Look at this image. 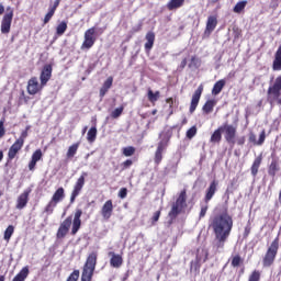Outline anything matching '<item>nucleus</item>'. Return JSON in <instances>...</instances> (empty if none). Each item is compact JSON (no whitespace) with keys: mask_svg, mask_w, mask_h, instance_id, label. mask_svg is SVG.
<instances>
[{"mask_svg":"<svg viewBox=\"0 0 281 281\" xmlns=\"http://www.w3.org/2000/svg\"><path fill=\"white\" fill-rule=\"evenodd\" d=\"M108 256L110 258V267H113V269H120V267L124 265V258L122 257V255L110 251L108 252Z\"/></svg>","mask_w":281,"mask_h":281,"instance_id":"dca6fc26","label":"nucleus"},{"mask_svg":"<svg viewBox=\"0 0 281 281\" xmlns=\"http://www.w3.org/2000/svg\"><path fill=\"white\" fill-rule=\"evenodd\" d=\"M101 216L103 221H110L113 216V200H106L101 207Z\"/></svg>","mask_w":281,"mask_h":281,"instance_id":"ddd939ff","label":"nucleus"},{"mask_svg":"<svg viewBox=\"0 0 281 281\" xmlns=\"http://www.w3.org/2000/svg\"><path fill=\"white\" fill-rule=\"evenodd\" d=\"M222 127V133L225 132V139L228 144H236V126L224 124Z\"/></svg>","mask_w":281,"mask_h":281,"instance_id":"9d476101","label":"nucleus"},{"mask_svg":"<svg viewBox=\"0 0 281 281\" xmlns=\"http://www.w3.org/2000/svg\"><path fill=\"white\" fill-rule=\"evenodd\" d=\"M216 188H218V182L216 180H213L206 191L205 201H212V196L216 194Z\"/></svg>","mask_w":281,"mask_h":281,"instance_id":"5701e85b","label":"nucleus"},{"mask_svg":"<svg viewBox=\"0 0 281 281\" xmlns=\"http://www.w3.org/2000/svg\"><path fill=\"white\" fill-rule=\"evenodd\" d=\"M214 106H216V101H214V100H209V101H206V103L203 105L202 111H204V113H212V111H214Z\"/></svg>","mask_w":281,"mask_h":281,"instance_id":"72a5a7b5","label":"nucleus"},{"mask_svg":"<svg viewBox=\"0 0 281 281\" xmlns=\"http://www.w3.org/2000/svg\"><path fill=\"white\" fill-rule=\"evenodd\" d=\"M194 135H196V126H192L191 128H189L187 131L188 139H192V137H194Z\"/></svg>","mask_w":281,"mask_h":281,"instance_id":"8fccbe9b","label":"nucleus"},{"mask_svg":"<svg viewBox=\"0 0 281 281\" xmlns=\"http://www.w3.org/2000/svg\"><path fill=\"white\" fill-rule=\"evenodd\" d=\"M30 276V267H23L12 281H25Z\"/></svg>","mask_w":281,"mask_h":281,"instance_id":"bb28decb","label":"nucleus"},{"mask_svg":"<svg viewBox=\"0 0 281 281\" xmlns=\"http://www.w3.org/2000/svg\"><path fill=\"white\" fill-rule=\"evenodd\" d=\"M207 214V206H203L200 212V218H203Z\"/></svg>","mask_w":281,"mask_h":281,"instance_id":"680f3d73","label":"nucleus"},{"mask_svg":"<svg viewBox=\"0 0 281 281\" xmlns=\"http://www.w3.org/2000/svg\"><path fill=\"white\" fill-rule=\"evenodd\" d=\"M98 137V128L95 126L91 127L89 131H88V134H87V140L90 143V144H93V142H95V138Z\"/></svg>","mask_w":281,"mask_h":281,"instance_id":"473e14b6","label":"nucleus"},{"mask_svg":"<svg viewBox=\"0 0 281 281\" xmlns=\"http://www.w3.org/2000/svg\"><path fill=\"white\" fill-rule=\"evenodd\" d=\"M41 159H43V151L41 149H36L31 157V161L29 162V170H31V172L36 170V164H38Z\"/></svg>","mask_w":281,"mask_h":281,"instance_id":"6ab92c4d","label":"nucleus"},{"mask_svg":"<svg viewBox=\"0 0 281 281\" xmlns=\"http://www.w3.org/2000/svg\"><path fill=\"white\" fill-rule=\"evenodd\" d=\"M78 148H80V142L70 145L66 153L67 159H74V157H76V154L78 153Z\"/></svg>","mask_w":281,"mask_h":281,"instance_id":"cd10ccee","label":"nucleus"},{"mask_svg":"<svg viewBox=\"0 0 281 281\" xmlns=\"http://www.w3.org/2000/svg\"><path fill=\"white\" fill-rule=\"evenodd\" d=\"M218 24V21L214 16H209L207 22H206V29H205V34H212L214 30H216V25Z\"/></svg>","mask_w":281,"mask_h":281,"instance_id":"b1692460","label":"nucleus"},{"mask_svg":"<svg viewBox=\"0 0 281 281\" xmlns=\"http://www.w3.org/2000/svg\"><path fill=\"white\" fill-rule=\"evenodd\" d=\"M278 247L279 241L277 238L271 243L270 247L268 248V251L263 258V267H271L273 265V260H276V256H278Z\"/></svg>","mask_w":281,"mask_h":281,"instance_id":"423d86ee","label":"nucleus"},{"mask_svg":"<svg viewBox=\"0 0 281 281\" xmlns=\"http://www.w3.org/2000/svg\"><path fill=\"white\" fill-rule=\"evenodd\" d=\"M227 238H229L227 235H215V239L213 241V248L215 251H221V249L225 247Z\"/></svg>","mask_w":281,"mask_h":281,"instance_id":"aec40b11","label":"nucleus"},{"mask_svg":"<svg viewBox=\"0 0 281 281\" xmlns=\"http://www.w3.org/2000/svg\"><path fill=\"white\" fill-rule=\"evenodd\" d=\"M32 192L31 189L24 190L16 200V210H23L27 206V203L30 202V193Z\"/></svg>","mask_w":281,"mask_h":281,"instance_id":"f8f14e48","label":"nucleus"},{"mask_svg":"<svg viewBox=\"0 0 281 281\" xmlns=\"http://www.w3.org/2000/svg\"><path fill=\"white\" fill-rule=\"evenodd\" d=\"M278 170H280V168L278 167V161L273 160L270 164V167H269V170H268L270 177H276V172H278Z\"/></svg>","mask_w":281,"mask_h":281,"instance_id":"e433bc0d","label":"nucleus"},{"mask_svg":"<svg viewBox=\"0 0 281 281\" xmlns=\"http://www.w3.org/2000/svg\"><path fill=\"white\" fill-rule=\"evenodd\" d=\"M65 32H67V22L61 21L56 27V34H57V36H63V34H65Z\"/></svg>","mask_w":281,"mask_h":281,"instance_id":"f704fd0d","label":"nucleus"},{"mask_svg":"<svg viewBox=\"0 0 281 281\" xmlns=\"http://www.w3.org/2000/svg\"><path fill=\"white\" fill-rule=\"evenodd\" d=\"M5 117H2L0 120V139L3 138L5 136Z\"/></svg>","mask_w":281,"mask_h":281,"instance_id":"c03bdc74","label":"nucleus"},{"mask_svg":"<svg viewBox=\"0 0 281 281\" xmlns=\"http://www.w3.org/2000/svg\"><path fill=\"white\" fill-rule=\"evenodd\" d=\"M145 52L148 53L155 46V32L148 31L145 35Z\"/></svg>","mask_w":281,"mask_h":281,"instance_id":"4be33fe9","label":"nucleus"},{"mask_svg":"<svg viewBox=\"0 0 281 281\" xmlns=\"http://www.w3.org/2000/svg\"><path fill=\"white\" fill-rule=\"evenodd\" d=\"M161 216V210L156 211L151 217V225H157V222L159 221Z\"/></svg>","mask_w":281,"mask_h":281,"instance_id":"49530a36","label":"nucleus"},{"mask_svg":"<svg viewBox=\"0 0 281 281\" xmlns=\"http://www.w3.org/2000/svg\"><path fill=\"white\" fill-rule=\"evenodd\" d=\"M14 18V12L10 11L5 13L2 22H1V33L2 34H10V29L12 27V19Z\"/></svg>","mask_w":281,"mask_h":281,"instance_id":"9b49d317","label":"nucleus"},{"mask_svg":"<svg viewBox=\"0 0 281 281\" xmlns=\"http://www.w3.org/2000/svg\"><path fill=\"white\" fill-rule=\"evenodd\" d=\"M186 65H188V60L187 59H182L181 64H180V68L184 69Z\"/></svg>","mask_w":281,"mask_h":281,"instance_id":"0e129e2a","label":"nucleus"},{"mask_svg":"<svg viewBox=\"0 0 281 281\" xmlns=\"http://www.w3.org/2000/svg\"><path fill=\"white\" fill-rule=\"evenodd\" d=\"M159 98H161V92H159V91L154 92L153 89L148 88L147 99L153 104V106H155V104L157 103Z\"/></svg>","mask_w":281,"mask_h":281,"instance_id":"393cba45","label":"nucleus"},{"mask_svg":"<svg viewBox=\"0 0 281 281\" xmlns=\"http://www.w3.org/2000/svg\"><path fill=\"white\" fill-rule=\"evenodd\" d=\"M14 234V226L13 225H9L7 227V229L4 231V240H7V243H10V239L12 238V235Z\"/></svg>","mask_w":281,"mask_h":281,"instance_id":"c9c22d12","label":"nucleus"},{"mask_svg":"<svg viewBox=\"0 0 281 281\" xmlns=\"http://www.w3.org/2000/svg\"><path fill=\"white\" fill-rule=\"evenodd\" d=\"M199 269H201V261L195 259V261L191 262V271H194V273H196Z\"/></svg>","mask_w":281,"mask_h":281,"instance_id":"09e8293b","label":"nucleus"},{"mask_svg":"<svg viewBox=\"0 0 281 281\" xmlns=\"http://www.w3.org/2000/svg\"><path fill=\"white\" fill-rule=\"evenodd\" d=\"M98 266V251H92L88 255L82 267L81 281H93V273Z\"/></svg>","mask_w":281,"mask_h":281,"instance_id":"20e7f679","label":"nucleus"},{"mask_svg":"<svg viewBox=\"0 0 281 281\" xmlns=\"http://www.w3.org/2000/svg\"><path fill=\"white\" fill-rule=\"evenodd\" d=\"M52 71H53L52 65L46 64L43 67L41 75H40V80H41L42 87H47V82H49V80H52Z\"/></svg>","mask_w":281,"mask_h":281,"instance_id":"4468645a","label":"nucleus"},{"mask_svg":"<svg viewBox=\"0 0 281 281\" xmlns=\"http://www.w3.org/2000/svg\"><path fill=\"white\" fill-rule=\"evenodd\" d=\"M249 281H260V272L255 270L249 277Z\"/></svg>","mask_w":281,"mask_h":281,"instance_id":"603ef678","label":"nucleus"},{"mask_svg":"<svg viewBox=\"0 0 281 281\" xmlns=\"http://www.w3.org/2000/svg\"><path fill=\"white\" fill-rule=\"evenodd\" d=\"M168 10H175L177 8V0H171L168 4H167Z\"/></svg>","mask_w":281,"mask_h":281,"instance_id":"6e6d98bb","label":"nucleus"},{"mask_svg":"<svg viewBox=\"0 0 281 281\" xmlns=\"http://www.w3.org/2000/svg\"><path fill=\"white\" fill-rule=\"evenodd\" d=\"M211 227L215 235L229 236L232 227H234V220L227 212H224L213 218Z\"/></svg>","mask_w":281,"mask_h":281,"instance_id":"f03ea898","label":"nucleus"},{"mask_svg":"<svg viewBox=\"0 0 281 281\" xmlns=\"http://www.w3.org/2000/svg\"><path fill=\"white\" fill-rule=\"evenodd\" d=\"M189 67L191 69H199V67H201V59L193 57L189 64Z\"/></svg>","mask_w":281,"mask_h":281,"instance_id":"a19ab883","label":"nucleus"},{"mask_svg":"<svg viewBox=\"0 0 281 281\" xmlns=\"http://www.w3.org/2000/svg\"><path fill=\"white\" fill-rule=\"evenodd\" d=\"M233 267H239L240 266V256H236L232 260Z\"/></svg>","mask_w":281,"mask_h":281,"instance_id":"5fc2aeb1","label":"nucleus"},{"mask_svg":"<svg viewBox=\"0 0 281 281\" xmlns=\"http://www.w3.org/2000/svg\"><path fill=\"white\" fill-rule=\"evenodd\" d=\"M202 93H203V85H200L192 95L190 113H194V111H196V106H199V101L201 100Z\"/></svg>","mask_w":281,"mask_h":281,"instance_id":"f3484780","label":"nucleus"},{"mask_svg":"<svg viewBox=\"0 0 281 281\" xmlns=\"http://www.w3.org/2000/svg\"><path fill=\"white\" fill-rule=\"evenodd\" d=\"M23 143H20L19 140H15L9 148L8 151V161H12L13 159H16V155L21 153L23 149Z\"/></svg>","mask_w":281,"mask_h":281,"instance_id":"2eb2a0df","label":"nucleus"},{"mask_svg":"<svg viewBox=\"0 0 281 281\" xmlns=\"http://www.w3.org/2000/svg\"><path fill=\"white\" fill-rule=\"evenodd\" d=\"M265 131L261 132L260 136H259V140L257 142L258 146H261V144H265Z\"/></svg>","mask_w":281,"mask_h":281,"instance_id":"4d7b16f0","label":"nucleus"},{"mask_svg":"<svg viewBox=\"0 0 281 281\" xmlns=\"http://www.w3.org/2000/svg\"><path fill=\"white\" fill-rule=\"evenodd\" d=\"M44 88L45 86H43L42 82L38 83V78L32 77L27 81L26 91L29 95H36V93H41V91H43Z\"/></svg>","mask_w":281,"mask_h":281,"instance_id":"1a4fd4ad","label":"nucleus"},{"mask_svg":"<svg viewBox=\"0 0 281 281\" xmlns=\"http://www.w3.org/2000/svg\"><path fill=\"white\" fill-rule=\"evenodd\" d=\"M268 95H273L274 100H278L281 95V76L274 81V85L268 89Z\"/></svg>","mask_w":281,"mask_h":281,"instance_id":"a211bd4d","label":"nucleus"},{"mask_svg":"<svg viewBox=\"0 0 281 281\" xmlns=\"http://www.w3.org/2000/svg\"><path fill=\"white\" fill-rule=\"evenodd\" d=\"M123 155H124V157H133V155H135V147H133V146L124 147Z\"/></svg>","mask_w":281,"mask_h":281,"instance_id":"ea45409f","label":"nucleus"},{"mask_svg":"<svg viewBox=\"0 0 281 281\" xmlns=\"http://www.w3.org/2000/svg\"><path fill=\"white\" fill-rule=\"evenodd\" d=\"M260 164H262V158L258 157V158L255 159L252 166H255L257 168H260Z\"/></svg>","mask_w":281,"mask_h":281,"instance_id":"052dcab7","label":"nucleus"},{"mask_svg":"<svg viewBox=\"0 0 281 281\" xmlns=\"http://www.w3.org/2000/svg\"><path fill=\"white\" fill-rule=\"evenodd\" d=\"M27 131H30V125L21 133L20 137L15 140L20 142V144H25V139H27Z\"/></svg>","mask_w":281,"mask_h":281,"instance_id":"79ce46f5","label":"nucleus"},{"mask_svg":"<svg viewBox=\"0 0 281 281\" xmlns=\"http://www.w3.org/2000/svg\"><path fill=\"white\" fill-rule=\"evenodd\" d=\"M172 137V132L170 131H162L159 134V142L156 148V151L154 154V162L155 166H159L161 161L164 160V153H166V148H168V143L170 142V138Z\"/></svg>","mask_w":281,"mask_h":281,"instance_id":"7ed1b4c3","label":"nucleus"},{"mask_svg":"<svg viewBox=\"0 0 281 281\" xmlns=\"http://www.w3.org/2000/svg\"><path fill=\"white\" fill-rule=\"evenodd\" d=\"M225 83H226L225 79L218 80V81L214 85V87H213V89H212V94H213V95H218V93H221V92L223 91V88L225 87Z\"/></svg>","mask_w":281,"mask_h":281,"instance_id":"2f4dec72","label":"nucleus"},{"mask_svg":"<svg viewBox=\"0 0 281 281\" xmlns=\"http://www.w3.org/2000/svg\"><path fill=\"white\" fill-rule=\"evenodd\" d=\"M131 166H133V161L131 159H126L125 161H123L121 164L122 170H128V168H131Z\"/></svg>","mask_w":281,"mask_h":281,"instance_id":"3c124183","label":"nucleus"},{"mask_svg":"<svg viewBox=\"0 0 281 281\" xmlns=\"http://www.w3.org/2000/svg\"><path fill=\"white\" fill-rule=\"evenodd\" d=\"M258 168H259V167H256V166L252 165V167H251V173L254 175V177H256V176L258 175Z\"/></svg>","mask_w":281,"mask_h":281,"instance_id":"e2e57ef3","label":"nucleus"},{"mask_svg":"<svg viewBox=\"0 0 281 281\" xmlns=\"http://www.w3.org/2000/svg\"><path fill=\"white\" fill-rule=\"evenodd\" d=\"M80 278V270H74L66 281H78Z\"/></svg>","mask_w":281,"mask_h":281,"instance_id":"37998d69","label":"nucleus"},{"mask_svg":"<svg viewBox=\"0 0 281 281\" xmlns=\"http://www.w3.org/2000/svg\"><path fill=\"white\" fill-rule=\"evenodd\" d=\"M102 87L109 91L113 87V77H108Z\"/></svg>","mask_w":281,"mask_h":281,"instance_id":"a18cd8bd","label":"nucleus"},{"mask_svg":"<svg viewBox=\"0 0 281 281\" xmlns=\"http://www.w3.org/2000/svg\"><path fill=\"white\" fill-rule=\"evenodd\" d=\"M223 139V127H218L211 136V144H220Z\"/></svg>","mask_w":281,"mask_h":281,"instance_id":"c756f323","label":"nucleus"},{"mask_svg":"<svg viewBox=\"0 0 281 281\" xmlns=\"http://www.w3.org/2000/svg\"><path fill=\"white\" fill-rule=\"evenodd\" d=\"M273 71H280L281 70V45L279 46L278 50L274 54V60L272 64Z\"/></svg>","mask_w":281,"mask_h":281,"instance_id":"a878e982","label":"nucleus"},{"mask_svg":"<svg viewBox=\"0 0 281 281\" xmlns=\"http://www.w3.org/2000/svg\"><path fill=\"white\" fill-rule=\"evenodd\" d=\"M167 227H170L177 221V203H172L171 211L168 214Z\"/></svg>","mask_w":281,"mask_h":281,"instance_id":"c85d7f7f","label":"nucleus"},{"mask_svg":"<svg viewBox=\"0 0 281 281\" xmlns=\"http://www.w3.org/2000/svg\"><path fill=\"white\" fill-rule=\"evenodd\" d=\"M187 195L186 190L181 191L178 200H177V214L183 212L188 207V203L186 202Z\"/></svg>","mask_w":281,"mask_h":281,"instance_id":"412c9836","label":"nucleus"},{"mask_svg":"<svg viewBox=\"0 0 281 281\" xmlns=\"http://www.w3.org/2000/svg\"><path fill=\"white\" fill-rule=\"evenodd\" d=\"M54 14H56V12H54L49 9L47 14L44 16V25H47V23H49V21H52V16H54Z\"/></svg>","mask_w":281,"mask_h":281,"instance_id":"de8ad7c7","label":"nucleus"},{"mask_svg":"<svg viewBox=\"0 0 281 281\" xmlns=\"http://www.w3.org/2000/svg\"><path fill=\"white\" fill-rule=\"evenodd\" d=\"M246 5L247 1H240L234 7L233 12H235L236 14H240V11L245 10Z\"/></svg>","mask_w":281,"mask_h":281,"instance_id":"58836bf2","label":"nucleus"},{"mask_svg":"<svg viewBox=\"0 0 281 281\" xmlns=\"http://www.w3.org/2000/svg\"><path fill=\"white\" fill-rule=\"evenodd\" d=\"M124 113V105L116 108L114 111L111 112L112 120H117Z\"/></svg>","mask_w":281,"mask_h":281,"instance_id":"4c0bfd02","label":"nucleus"},{"mask_svg":"<svg viewBox=\"0 0 281 281\" xmlns=\"http://www.w3.org/2000/svg\"><path fill=\"white\" fill-rule=\"evenodd\" d=\"M95 41H98L95 37V26H92L85 32L81 49H91L95 45Z\"/></svg>","mask_w":281,"mask_h":281,"instance_id":"0eeeda50","label":"nucleus"},{"mask_svg":"<svg viewBox=\"0 0 281 281\" xmlns=\"http://www.w3.org/2000/svg\"><path fill=\"white\" fill-rule=\"evenodd\" d=\"M3 12H5V8L0 3V15L3 14Z\"/></svg>","mask_w":281,"mask_h":281,"instance_id":"774afa93","label":"nucleus"},{"mask_svg":"<svg viewBox=\"0 0 281 281\" xmlns=\"http://www.w3.org/2000/svg\"><path fill=\"white\" fill-rule=\"evenodd\" d=\"M65 200V188L59 187L53 194L52 199L49 202L46 204L44 207L45 214L48 216L54 214V210H56L58 203H61V201Z\"/></svg>","mask_w":281,"mask_h":281,"instance_id":"39448f33","label":"nucleus"},{"mask_svg":"<svg viewBox=\"0 0 281 281\" xmlns=\"http://www.w3.org/2000/svg\"><path fill=\"white\" fill-rule=\"evenodd\" d=\"M237 144L239 146H243V144H245V137H240L238 140H237Z\"/></svg>","mask_w":281,"mask_h":281,"instance_id":"69168bd1","label":"nucleus"},{"mask_svg":"<svg viewBox=\"0 0 281 281\" xmlns=\"http://www.w3.org/2000/svg\"><path fill=\"white\" fill-rule=\"evenodd\" d=\"M106 93H109V90H106V88L101 87V89L99 91L100 98H104L106 95Z\"/></svg>","mask_w":281,"mask_h":281,"instance_id":"bf43d9fd","label":"nucleus"},{"mask_svg":"<svg viewBox=\"0 0 281 281\" xmlns=\"http://www.w3.org/2000/svg\"><path fill=\"white\" fill-rule=\"evenodd\" d=\"M61 0H55L53 7L49 8V10L56 12L58 5H60Z\"/></svg>","mask_w":281,"mask_h":281,"instance_id":"13d9d810","label":"nucleus"},{"mask_svg":"<svg viewBox=\"0 0 281 281\" xmlns=\"http://www.w3.org/2000/svg\"><path fill=\"white\" fill-rule=\"evenodd\" d=\"M87 175V172H82L81 176L77 179L70 194V203H76V199L80 196V192H82V188H85V178Z\"/></svg>","mask_w":281,"mask_h":281,"instance_id":"6e6552de","label":"nucleus"},{"mask_svg":"<svg viewBox=\"0 0 281 281\" xmlns=\"http://www.w3.org/2000/svg\"><path fill=\"white\" fill-rule=\"evenodd\" d=\"M80 218H82V209H77L75 211L74 218L71 216H68L60 223L59 228L56 233V238L58 240H63V238H65V236L69 234L71 223L72 227L70 234L71 236H76L78 232H80V227H82V220Z\"/></svg>","mask_w":281,"mask_h":281,"instance_id":"f257e3e1","label":"nucleus"},{"mask_svg":"<svg viewBox=\"0 0 281 281\" xmlns=\"http://www.w3.org/2000/svg\"><path fill=\"white\" fill-rule=\"evenodd\" d=\"M207 249L205 248H198L196 250V260L198 262H205L207 260Z\"/></svg>","mask_w":281,"mask_h":281,"instance_id":"7c9ffc66","label":"nucleus"},{"mask_svg":"<svg viewBox=\"0 0 281 281\" xmlns=\"http://www.w3.org/2000/svg\"><path fill=\"white\" fill-rule=\"evenodd\" d=\"M186 0H177V8H181V5H183V2Z\"/></svg>","mask_w":281,"mask_h":281,"instance_id":"338daca9","label":"nucleus"},{"mask_svg":"<svg viewBox=\"0 0 281 281\" xmlns=\"http://www.w3.org/2000/svg\"><path fill=\"white\" fill-rule=\"evenodd\" d=\"M128 194V189L126 188H121L120 191H119V198L120 199H126Z\"/></svg>","mask_w":281,"mask_h":281,"instance_id":"864d4df0","label":"nucleus"}]
</instances>
